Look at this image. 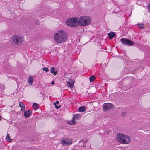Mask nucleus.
I'll use <instances>...</instances> for the list:
<instances>
[{
  "instance_id": "obj_19",
  "label": "nucleus",
  "mask_w": 150,
  "mask_h": 150,
  "mask_svg": "<svg viewBox=\"0 0 150 150\" xmlns=\"http://www.w3.org/2000/svg\"><path fill=\"white\" fill-rule=\"evenodd\" d=\"M137 25H138L139 28L141 29H143L144 28V26L143 24H138Z\"/></svg>"
},
{
  "instance_id": "obj_24",
  "label": "nucleus",
  "mask_w": 150,
  "mask_h": 150,
  "mask_svg": "<svg viewBox=\"0 0 150 150\" xmlns=\"http://www.w3.org/2000/svg\"><path fill=\"white\" fill-rule=\"evenodd\" d=\"M51 84L52 85L54 84H55V82L54 81H52L51 82Z\"/></svg>"
},
{
  "instance_id": "obj_6",
  "label": "nucleus",
  "mask_w": 150,
  "mask_h": 150,
  "mask_svg": "<svg viewBox=\"0 0 150 150\" xmlns=\"http://www.w3.org/2000/svg\"><path fill=\"white\" fill-rule=\"evenodd\" d=\"M120 42L125 45L132 46L134 45V43L129 39L122 38L120 40Z\"/></svg>"
},
{
  "instance_id": "obj_22",
  "label": "nucleus",
  "mask_w": 150,
  "mask_h": 150,
  "mask_svg": "<svg viewBox=\"0 0 150 150\" xmlns=\"http://www.w3.org/2000/svg\"><path fill=\"white\" fill-rule=\"evenodd\" d=\"M6 139L8 141H9L11 140L10 137L8 134H7V135L6 137Z\"/></svg>"
},
{
  "instance_id": "obj_20",
  "label": "nucleus",
  "mask_w": 150,
  "mask_h": 150,
  "mask_svg": "<svg viewBox=\"0 0 150 150\" xmlns=\"http://www.w3.org/2000/svg\"><path fill=\"white\" fill-rule=\"evenodd\" d=\"M95 78V77L93 75H92L90 77L89 79L90 81V82H93V81L94 80Z\"/></svg>"
},
{
  "instance_id": "obj_5",
  "label": "nucleus",
  "mask_w": 150,
  "mask_h": 150,
  "mask_svg": "<svg viewBox=\"0 0 150 150\" xmlns=\"http://www.w3.org/2000/svg\"><path fill=\"white\" fill-rule=\"evenodd\" d=\"M23 38L18 35H15L12 38V42L14 45H19L23 41Z\"/></svg>"
},
{
  "instance_id": "obj_17",
  "label": "nucleus",
  "mask_w": 150,
  "mask_h": 150,
  "mask_svg": "<svg viewBox=\"0 0 150 150\" xmlns=\"http://www.w3.org/2000/svg\"><path fill=\"white\" fill-rule=\"evenodd\" d=\"M67 84L68 87H69L71 89L74 86V84L73 83L70 82H67Z\"/></svg>"
},
{
  "instance_id": "obj_11",
  "label": "nucleus",
  "mask_w": 150,
  "mask_h": 150,
  "mask_svg": "<svg viewBox=\"0 0 150 150\" xmlns=\"http://www.w3.org/2000/svg\"><path fill=\"white\" fill-rule=\"evenodd\" d=\"M116 35V34L113 32L109 33L108 34V37L110 39H112Z\"/></svg>"
},
{
  "instance_id": "obj_23",
  "label": "nucleus",
  "mask_w": 150,
  "mask_h": 150,
  "mask_svg": "<svg viewBox=\"0 0 150 150\" xmlns=\"http://www.w3.org/2000/svg\"><path fill=\"white\" fill-rule=\"evenodd\" d=\"M0 88H1V91H3L5 88V86L4 85H1L0 86Z\"/></svg>"
},
{
  "instance_id": "obj_26",
  "label": "nucleus",
  "mask_w": 150,
  "mask_h": 150,
  "mask_svg": "<svg viewBox=\"0 0 150 150\" xmlns=\"http://www.w3.org/2000/svg\"><path fill=\"white\" fill-rule=\"evenodd\" d=\"M122 116H125V115L122 114Z\"/></svg>"
},
{
  "instance_id": "obj_25",
  "label": "nucleus",
  "mask_w": 150,
  "mask_h": 150,
  "mask_svg": "<svg viewBox=\"0 0 150 150\" xmlns=\"http://www.w3.org/2000/svg\"><path fill=\"white\" fill-rule=\"evenodd\" d=\"M39 24V23L38 22L37 23H36V25H38Z\"/></svg>"
},
{
  "instance_id": "obj_9",
  "label": "nucleus",
  "mask_w": 150,
  "mask_h": 150,
  "mask_svg": "<svg viewBox=\"0 0 150 150\" xmlns=\"http://www.w3.org/2000/svg\"><path fill=\"white\" fill-rule=\"evenodd\" d=\"M80 117V115L79 114H76L74 115V117L72 119V121H69V124L73 125L75 124L76 122L75 121V119H79Z\"/></svg>"
},
{
  "instance_id": "obj_18",
  "label": "nucleus",
  "mask_w": 150,
  "mask_h": 150,
  "mask_svg": "<svg viewBox=\"0 0 150 150\" xmlns=\"http://www.w3.org/2000/svg\"><path fill=\"white\" fill-rule=\"evenodd\" d=\"M33 106L34 109L35 110H36L38 108V105L36 103H33Z\"/></svg>"
},
{
  "instance_id": "obj_15",
  "label": "nucleus",
  "mask_w": 150,
  "mask_h": 150,
  "mask_svg": "<svg viewBox=\"0 0 150 150\" xmlns=\"http://www.w3.org/2000/svg\"><path fill=\"white\" fill-rule=\"evenodd\" d=\"M59 104V102L58 101H57L55 102H54L53 103V105L55 106L56 108L58 109L61 107V106L60 105H59V106L57 105Z\"/></svg>"
},
{
  "instance_id": "obj_14",
  "label": "nucleus",
  "mask_w": 150,
  "mask_h": 150,
  "mask_svg": "<svg viewBox=\"0 0 150 150\" xmlns=\"http://www.w3.org/2000/svg\"><path fill=\"white\" fill-rule=\"evenodd\" d=\"M86 109L85 107L82 106L80 107L79 108V111L81 112H83L86 111Z\"/></svg>"
},
{
  "instance_id": "obj_21",
  "label": "nucleus",
  "mask_w": 150,
  "mask_h": 150,
  "mask_svg": "<svg viewBox=\"0 0 150 150\" xmlns=\"http://www.w3.org/2000/svg\"><path fill=\"white\" fill-rule=\"evenodd\" d=\"M42 70L44 71H45L46 72L49 71V69L47 68L43 67L42 68Z\"/></svg>"
},
{
  "instance_id": "obj_2",
  "label": "nucleus",
  "mask_w": 150,
  "mask_h": 150,
  "mask_svg": "<svg viewBox=\"0 0 150 150\" xmlns=\"http://www.w3.org/2000/svg\"><path fill=\"white\" fill-rule=\"evenodd\" d=\"M78 24L81 26H85L90 24L91 19L88 16H82L80 17L77 20Z\"/></svg>"
},
{
  "instance_id": "obj_7",
  "label": "nucleus",
  "mask_w": 150,
  "mask_h": 150,
  "mask_svg": "<svg viewBox=\"0 0 150 150\" xmlns=\"http://www.w3.org/2000/svg\"><path fill=\"white\" fill-rule=\"evenodd\" d=\"M114 107V105L110 103H104L103 105V109L105 112L110 110Z\"/></svg>"
},
{
  "instance_id": "obj_13",
  "label": "nucleus",
  "mask_w": 150,
  "mask_h": 150,
  "mask_svg": "<svg viewBox=\"0 0 150 150\" xmlns=\"http://www.w3.org/2000/svg\"><path fill=\"white\" fill-rule=\"evenodd\" d=\"M19 106L21 108V111H24L25 110V107L24 104L21 102H19Z\"/></svg>"
},
{
  "instance_id": "obj_4",
  "label": "nucleus",
  "mask_w": 150,
  "mask_h": 150,
  "mask_svg": "<svg viewBox=\"0 0 150 150\" xmlns=\"http://www.w3.org/2000/svg\"><path fill=\"white\" fill-rule=\"evenodd\" d=\"M66 23L68 26L72 27H75L78 25L77 18H69L67 20Z\"/></svg>"
},
{
  "instance_id": "obj_16",
  "label": "nucleus",
  "mask_w": 150,
  "mask_h": 150,
  "mask_svg": "<svg viewBox=\"0 0 150 150\" xmlns=\"http://www.w3.org/2000/svg\"><path fill=\"white\" fill-rule=\"evenodd\" d=\"M55 68L52 67L50 70L51 73L53 74L54 75H55L57 73V71H55Z\"/></svg>"
},
{
  "instance_id": "obj_8",
  "label": "nucleus",
  "mask_w": 150,
  "mask_h": 150,
  "mask_svg": "<svg viewBox=\"0 0 150 150\" xmlns=\"http://www.w3.org/2000/svg\"><path fill=\"white\" fill-rule=\"evenodd\" d=\"M72 141L71 139H64L61 140V143L62 145L65 146H68L72 144Z\"/></svg>"
},
{
  "instance_id": "obj_10",
  "label": "nucleus",
  "mask_w": 150,
  "mask_h": 150,
  "mask_svg": "<svg viewBox=\"0 0 150 150\" xmlns=\"http://www.w3.org/2000/svg\"><path fill=\"white\" fill-rule=\"evenodd\" d=\"M32 114L30 110H26L25 111L24 115L25 118H28Z\"/></svg>"
},
{
  "instance_id": "obj_12",
  "label": "nucleus",
  "mask_w": 150,
  "mask_h": 150,
  "mask_svg": "<svg viewBox=\"0 0 150 150\" xmlns=\"http://www.w3.org/2000/svg\"><path fill=\"white\" fill-rule=\"evenodd\" d=\"M33 81V79L31 76H29L28 78V83L30 85H32Z\"/></svg>"
},
{
  "instance_id": "obj_1",
  "label": "nucleus",
  "mask_w": 150,
  "mask_h": 150,
  "mask_svg": "<svg viewBox=\"0 0 150 150\" xmlns=\"http://www.w3.org/2000/svg\"><path fill=\"white\" fill-rule=\"evenodd\" d=\"M54 39L55 41L58 43H62L64 42L67 39L66 33L62 31L59 33H57L54 35Z\"/></svg>"
},
{
  "instance_id": "obj_3",
  "label": "nucleus",
  "mask_w": 150,
  "mask_h": 150,
  "mask_svg": "<svg viewBox=\"0 0 150 150\" xmlns=\"http://www.w3.org/2000/svg\"><path fill=\"white\" fill-rule=\"evenodd\" d=\"M116 138L117 141L121 143L126 144L130 142V139L128 137L120 133L117 134Z\"/></svg>"
}]
</instances>
